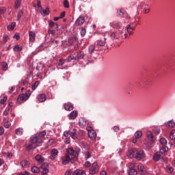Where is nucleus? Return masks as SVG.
<instances>
[{
    "label": "nucleus",
    "instance_id": "3",
    "mask_svg": "<svg viewBox=\"0 0 175 175\" xmlns=\"http://www.w3.org/2000/svg\"><path fill=\"white\" fill-rule=\"evenodd\" d=\"M110 38L112 40H118L122 38V30L113 31L110 33Z\"/></svg>",
    "mask_w": 175,
    "mask_h": 175
},
{
    "label": "nucleus",
    "instance_id": "14",
    "mask_svg": "<svg viewBox=\"0 0 175 175\" xmlns=\"http://www.w3.org/2000/svg\"><path fill=\"white\" fill-rule=\"evenodd\" d=\"M126 29L129 33V35H132L133 32L129 31V29H131L132 31H135V27H133V23H131L130 24L127 25V26L126 27Z\"/></svg>",
    "mask_w": 175,
    "mask_h": 175
},
{
    "label": "nucleus",
    "instance_id": "7",
    "mask_svg": "<svg viewBox=\"0 0 175 175\" xmlns=\"http://www.w3.org/2000/svg\"><path fill=\"white\" fill-rule=\"evenodd\" d=\"M136 154H137V150L136 149H131L127 152V157L129 158H135Z\"/></svg>",
    "mask_w": 175,
    "mask_h": 175
},
{
    "label": "nucleus",
    "instance_id": "1",
    "mask_svg": "<svg viewBox=\"0 0 175 175\" xmlns=\"http://www.w3.org/2000/svg\"><path fill=\"white\" fill-rule=\"evenodd\" d=\"M46 131H42L38 133V135H33L30 137V142L32 144H36L38 146H42L43 143L42 137L46 136Z\"/></svg>",
    "mask_w": 175,
    "mask_h": 175
},
{
    "label": "nucleus",
    "instance_id": "46",
    "mask_svg": "<svg viewBox=\"0 0 175 175\" xmlns=\"http://www.w3.org/2000/svg\"><path fill=\"white\" fill-rule=\"evenodd\" d=\"M85 33H87V29L85 27H82L81 29V36H85Z\"/></svg>",
    "mask_w": 175,
    "mask_h": 175
},
{
    "label": "nucleus",
    "instance_id": "52",
    "mask_svg": "<svg viewBox=\"0 0 175 175\" xmlns=\"http://www.w3.org/2000/svg\"><path fill=\"white\" fill-rule=\"evenodd\" d=\"M6 100H8V97L4 96L3 99L0 100V105H3Z\"/></svg>",
    "mask_w": 175,
    "mask_h": 175
},
{
    "label": "nucleus",
    "instance_id": "35",
    "mask_svg": "<svg viewBox=\"0 0 175 175\" xmlns=\"http://www.w3.org/2000/svg\"><path fill=\"white\" fill-rule=\"evenodd\" d=\"M31 172H32V173L38 174L40 172V170L39 169V167L34 166V167H31Z\"/></svg>",
    "mask_w": 175,
    "mask_h": 175
},
{
    "label": "nucleus",
    "instance_id": "15",
    "mask_svg": "<svg viewBox=\"0 0 175 175\" xmlns=\"http://www.w3.org/2000/svg\"><path fill=\"white\" fill-rule=\"evenodd\" d=\"M64 109L67 111H72L73 110V104L71 103H64Z\"/></svg>",
    "mask_w": 175,
    "mask_h": 175
},
{
    "label": "nucleus",
    "instance_id": "33",
    "mask_svg": "<svg viewBox=\"0 0 175 175\" xmlns=\"http://www.w3.org/2000/svg\"><path fill=\"white\" fill-rule=\"evenodd\" d=\"M137 169L140 173H144V165H143V164H139Z\"/></svg>",
    "mask_w": 175,
    "mask_h": 175
},
{
    "label": "nucleus",
    "instance_id": "13",
    "mask_svg": "<svg viewBox=\"0 0 175 175\" xmlns=\"http://www.w3.org/2000/svg\"><path fill=\"white\" fill-rule=\"evenodd\" d=\"M110 25L115 29H120L122 27V23L121 22L111 23Z\"/></svg>",
    "mask_w": 175,
    "mask_h": 175
},
{
    "label": "nucleus",
    "instance_id": "60",
    "mask_svg": "<svg viewBox=\"0 0 175 175\" xmlns=\"http://www.w3.org/2000/svg\"><path fill=\"white\" fill-rule=\"evenodd\" d=\"M64 143L66 144H69L70 143V138L69 137H66L65 139H64Z\"/></svg>",
    "mask_w": 175,
    "mask_h": 175
},
{
    "label": "nucleus",
    "instance_id": "31",
    "mask_svg": "<svg viewBox=\"0 0 175 175\" xmlns=\"http://www.w3.org/2000/svg\"><path fill=\"white\" fill-rule=\"evenodd\" d=\"M170 140H172L173 142H174V140H175V130H172L170 132Z\"/></svg>",
    "mask_w": 175,
    "mask_h": 175
},
{
    "label": "nucleus",
    "instance_id": "20",
    "mask_svg": "<svg viewBox=\"0 0 175 175\" xmlns=\"http://www.w3.org/2000/svg\"><path fill=\"white\" fill-rule=\"evenodd\" d=\"M67 152L70 155H72V157H77V152L76 151H75V150H73L72 148H68Z\"/></svg>",
    "mask_w": 175,
    "mask_h": 175
},
{
    "label": "nucleus",
    "instance_id": "5",
    "mask_svg": "<svg viewBox=\"0 0 175 175\" xmlns=\"http://www.w3.org/2000/svg\"><path fill=\"white\" fill-rule=\"evenodd\" d=\"M144 158V150H137V153H135V159L137 161H142Z\"/></svg>",
    "mask_w": 175,
    "mask_h": 175
},
{
    "label": "nucleus",
    "instance_id": "6",
    "mask_svg": "<svg viewBox=\"0 0 175 175\" xmlns=\"http://www.w3.org/2000/svg\"><path fill=\"white\" fill-rule=\"evenodd\" d=\"M87 131L88 132L90 139H91V140H95V139H96V131L94 129L89 130L88 129H87Z\"/></svg>",
    "mask_w": 175,
    "mask_h": 175
},
{
    "label": "nucleus",
    "instance_id": "45",
    "mask_svg": "<svg viewBox=\"0 0 175 175\" xmlns=\"http://www.w3.org/2000/svg\"><path fill=\"white\" fill-rule=\"evenodd\" d=\"M70 137H72L74 140H76L77 139V133L75 132H71L70 134Z\"/></svg>",
    "mask_w": 175,
    "mask_h": 175
},
{
    "label": "nucleus",
    "instance_id": "2",
    "mask_svg": "<svg viewBox=\"0 0 175 175\" xmlns=\"http://www.w3.org/2000/svg\"><path fill=\"white\" fill-rule=\"evenodd\" d=\"M29 96H31V90H28L25 94H21L16 100L18 105H21L23 102H25Z\"/></svg>",
    "mask_w": 175,
    "mask_h": 175
},
{
    "label": "nucleus",
    "instance_id": "8",
    "mask_svg": "<svg viewBox=\"0 0 175 175\" xmlns=\"http://www.w3.org/2000/svg\"><path fill=\"white\" fill-rule=\"evenodd\" d=\"M85 21V18H84V16H79V18L75 21V25L77 26L83 25Z\"/></svg>",
    "mask_w": 175,
    "mask_h": 175
},
{
    "label": "nucleus",
    "instance_id": "16",
    "mask_svg": "<svg viewBox=\"0 0 175 175\" xmlns=\"http://www.w3.org/2000/svg\"><path fill=\"white\" fill-rule=\"evenodd\" d=\"M21 166L23 168L29 167V165H31V163L29 161L27 160H23L20 163Z\"/></svg>",
    "mask_w": 175,
    "mask_h": 175
},
{
    "label": "nucleus",
    "instance_id": "64",
    "mask_svg": "<svg viewBox=\"0 0 175 175\" xmlns=\"http://www.w3.org/2000/svg\"><path fill=\"white\" fill-rule=\"evenodd\" d=\"M72 170H70L65 172V175H70L72 174Z\"/></svg>",
    "mask_w": 175,
    "mask_h": 175
},
{
    "label": "nucleus",
    "instance_id": "58",
    "mask_svg": "<svg viewBox=\"0 0 175 175\" xmlns=\"http://www.w3.org/2000/svg\"><path fill=\"white\" fill-rule=\"evenodd\" d=\"M90 158H91V153L90 152H86L85 154V159L87 161V159H90Z\"/></svg>",
    "mask_w": 175,
    "mask_h": 175
},
{
    "label": "nucleus",
    "instance_id": "29",
    "mask_svg": "<svg viewBox=\"0 0 175 175\" xmlns=\"http://www.w3.org/2000/svg\"><path fill=\"white\" fill-rule=\"evenodd\" d=\"M14 27H16V23L12 22L11 25H9L7 27V29H8V31H13V29H14Z\"/></svg>",
    "mask_w": 175,
    "mask_h": 175
},
{
    "label": "nucleus",
    "instance_id": "37",
    "mask_svg": "<svg viewBox=\"0 0 175 175\" xmlns=\"http://www.w3.org/2000/svg\"><path fill=\"white\" fill-rule=\"evenodd\" d=\"M16 135H18V136H21V135H23V129L21 128L16 129Z\"/></svg>",
    "mask_w": 175,
    "mask_h": 175
},
{
    "label": "nucleus",
    "instance_id": "28",
    "mask_svg": "<svg viewBox=\"0 0 175 175\" xmlns=\"http://www.w3.org/2000/svg\"><path fill=\"white\" fill-rule=\"evenodd\" d=\"M13 50L16 53H20V51L23 50V46H21L20 45H16L15 46H14Z\"/></svg>",
    "mask_w": 175,
    "mask_h": 175
},
{
    "label": "nucleus",
    "instance_id": "21",
    "mask_svg": "<svg viewBox=\"0 0 175 175\" xmlns=\"http://www.w3.org/2000/svg\"><path fill=\"white\" fill-rule=\"evenodd\" d=\"M161 155L162 154L159 152H156L153 156V160H154L155 162H158V161H159V159H161Z\"/></svg>",
    "mask_w": 175,
    "mask_h": 175
},
{
    "label": "nucleus",
    "instance_id": "34",
    "mask_svg": "<svg viewBox=\"0 0 175 175\" xmlns=\"http://www.w3.org/2000/svg\"><path fill=\"white\" fill-rule=\"evenodd\" d=\"M167 125V126H168L169 128H174V126H175V122H174V121H173V120H170V121H168Z\"/></svg>",
    "mask_w": 175,
    "mask_h": 175
},
{
    "label": "nucleus",
    "instance_id": "26",
    "mask_svg": "<svg viewBox=\"0 0 175 175\" xmlns=\"http://www.w3.org/2000/svg\"><path fill=\"white\" fill-rule=\"evenodd\" d=\"M84 57H85V55L83 52H79L75 57V59H81Z\"/></svg>",
    "mask_w": 175,
    "mask_h": 175
},
{
    "label": "nucleus",
    "instance_id": "54",
    "mask_svg": "<svg viewBox=\"0 0 175 175\" xmlns=\"http://www.w3.org/2000/svg\"><path fill=\"white\" fill-rule=\"evenodd\" d=\"M70 131H66L64 132L63 135L65 137H68L69 136H70Z\"/></svg>",
    "mask_w": 175,
    "mask_h": 175
},
{
    "label": "nucleus",
    "instance_id": "42",
    "mask_svg": "<svg viewBox=\"0 0 175 175\" xmlns=\"http://www.w3.org/2000/svg\"><path fill=\"white\" fill-rule=\"evenodd\" d=\"M160 143H161V144H162V146H166V144H167V140H166V139H165L163 137L161 138Z\"/></svg>",
    "mask_w": 175,
    "mask_h": 175
},
{
    "label": "nucleus",
    "instance_id": "30",
    "mask_svg": "<svg viewBox=\"0 0 175 175\" xmlns=\"http://www.w3.org/2000/svg\"><path fill=\"white\" fill-rule=\"evenodd\" d=\"M169 150V148L166 146L162 147L160 149V151L159 152L161 155L165 154V152H167V150Z\"/></svg>",
    "mask_w": 175,
    "mask_h": 175
},
{
    "label": "nucleus",
    "instance_id": "19",
    "mask_svg": "<svg viewBox=\"0 0 175 175\" xmlns=\"http://www.w3.org/2000/svg\"><path fill=\"white\" fill-rule=\"evenodd\" d=\"M37 98L39 102H41V103L46 102V94H39Z\"/></svg>",
    "mask_w": 175,
    "mask_h": 175
},
{
    "label": "nucleus",
    "instance_id": "61",
    "mask_svg": "<svg viewBox=\"0 0 175 175\" xmlns=\"http://www.w3.org/2000/svg\"><path fill=\"white\" fill-rule=\"evenodd\" d=\"M48 33L54 36V35H55V30H48Z\"/></svg>",
    "mask_w": 175,
    "mask_h": 175
},
{
    "label": "nucleus",
    "instance_id": "49",
    "mask_svg": "<svg viewBox=\"0 0 175 175\" xmlns=\"http://www.w3.org/2000/svg\"><path fill=\"white\" fill-rule=\"evenodd\" d=\"M10 111V109L9 107H6L5 111H3V116H8L9 112Z\"/></svg>",
    "mask_w": 175,
    "mask_h": 175
},
{
    "label": "nucleus",
    "instance_id": "44",
    "mask_svg": "<svg viewBox=\"0 0 175 175\" xmlns=\"http://www.w3.org/2000/svg\"><path fill=\"white\" fill-rule=\"evenodd\" d=\"M65 62H66V59H60L58 62V66H62V65H64V64H65Z\"/></svg>",
    "mask_w": 175,
    "mask_h": 175
},
{
    "label": "nucleus",
    "instance_id": "41",
    "mask_svg": "<svg viewBox=\"0 0 175 175\" xmlns=\"http://www.w3.org/2000/svg\"><path fill=\"white\" fill-rule=\"evenodd\" d=\"M97 44L98 46H105V44H107V42H104L102 40H97Z\"/></svg>",
    "mask_w": 175,
    "mask_h": 175
},
{
    "label": "nucleus",
    "instance_id": "25",
    "mask_svg": "<svg viewBox=\"0 0 175 175\" xmlns=\"http://www.w3.org/2000/svg\"><path fill=\"white\" fill-rule=\"evenodd\" d=\"M147 137L150 142H154V140H155L151 131H148Z\"/></svg>",
    "mask_w": 175,
    "mask_h": 175
},
{
    "label": "nucleus",
    "instance_id": "23",
    "mask_svg": "<svg viewBox=\"0 0 175 175\" xmlns=\"http://www.w3.org/2000/svg\"><path fill=\"white\" fill-rule=\"evenodd\" d=\"M72 175H85V171L78 169L74 171Z\"/></svg>",
    "mask_w": 175,
    "mask_h": 175
},
{
    "label": "nucleus",
    "instance_id": "43",
    "mask_svg": "<svg viewBox=\"0 0 175 175\" xmlns=\"http://www.w3.org/2000/svg\"><path fill=\"white\" fill-rule=\"evenodd\" d=\"M38 85H39V81H37L34 83L33 85H31V90L33 91H35V89L38 88Z\"/></svg>",
    "mask_w": 175,
    "mask_h": 175
},
{
    "label": "nucleus",
    "instance_id": "38",
    "mask_svg": "<svg viewBox=\"0 0 175 175\" xmlns=\"http://www.w3.org/2000/svg\"><path fill=\"white\" fill-rule=\"evenodd\" d=\"M141 136H143V133H142V131H137L135 133V137L136 139H140V137Z\"/></svg>",
    "mask_w": 175,
    "mask_h": 175
},
{
    "label": "nucleus",
    "instance_id": "24",
    "mask_svg": "<svg viewBox=\"0 0 175 175\" xmlns=\"http://www.w3.org/2000/svg\"><path fill=\"white\" fill-rule=\"evenodd\" d=\"M129 175H137V171L133 168H129L128 170Z\"/></svg>",
    "mask_w": 175,
    "mask_h": 175
},
{
    "label": "nucleus",
    "instance_id": "10",
    "mask_svg": "<svg viewBox=\"0 0 175 175\" xmlns=\"http://www.w3.org/2000/svg\"><path fill=\"white\" fill-rule=\"evenodd\" d=\"M35 159L38 165H42L44 162V157L40 154L36 155Z\"/></svg>",
    "mask_w": 175,
    "mask_h": 175
},
{
    "label": "nucleus",
    "instance_id": "4",
    "mask_svg": "<svg viewBox=\"0 0 175 175\" xmlns=\"http://www.w3.org/2000/svg\"><path fill=\"white\" fill-rule=\"evenodd\" d=\"M99 172V165L98 163H93L92 167L90 169L89 173L90 175H94Z\"/></svg>",
    "mask_w": 175,
    "mask_h": 175
},
{
    "label": "nucleus",
    "instance_id": "11",
    "mask_svg": "<svg viewBox=\"0 0 175 175\" xmlns=\"http://www.w3.org/2000/svg\"><path fill=\"white\" fill-rule=\"evenodd\" d=\"M79 38L76 36H72L68 38V43L70 46H72V44H75V43L77 42V40Z\"/></svg>",
    "mask_w": 175,
    "mask_h": 175
},
{
    "label": "nucleus",
    "instance_id": "17",
    "mask_svg": "<svg viewBox=\"0 0 175 175\" xmlns=\"http://www.w3.org/2000/svg\"><path fill=\"white\" fill-rule=\"evenodd\" d=\"M77 111H72L69 113L68 118L70 120H75V118L77 117Z\"/></svg>",
    "mask_w": 175,
    "mask_h": 175
},
{
    "label": "nucleus",
    "instance_id": "36",
    "mask_svg": "<svg viewBox=\"0 0 175 175\" xmlns=\"http://www.w3.org/2000/svg\"><path fill=\"white\" fill-rule=\"evenodd\" d=\"M88 51L90 53V54H92V53H94V51H95V45H90L88 48Z\"/></svg>",
    "mask_w": 175,
    "mask_h": 175
},
{
    "label": "nucleus",
    "instance_id": "27",
    "mask_svg": "<svg viewBox=\"0 0 175 175\" xmlns=\"http://www.w3.org/2000/svg\"><path fill=\"white\" fill-rule=\"evenodd\" d=\"M36 147H38L36 144H29L27 146L26 150L27 151H31V150H35Z\"/></svg>",
    "mask_w": 175,
    "mask_h": 175
},
{
    "label": "nucleus",
    "instance_id": "12",
    "mask_svg": "<svg viewBox=\"0 0 175 175\" xmlns=\"http://www.w3.org/2000/svg\"><path fill=\"white\" fill-rule=\"evenodd\" d=\"M35 38H36V33L33 31H30L29 32V42H35Z\"/></svg>",
    "mask_w": 175,
    "mask_h": 175
},
{
    "label": "nucleus",
    "instance_id": "56",
    "mask_svg": "<svg viewBox=\"0 0 175 175\" xmlns=\"http://www.w3.org/2000/svg\"><path fill=\"white\" fill-rule=\"evenodd\" d=\"M54 25H55V23H54V21H49V28H53V27H54Z\"/></svg>",
    "mask_w": 175,
    "mask_h": 175
},
{
    "label": "nucleus",
    "instance_id": "57",
    "mask_svg": "<svg viewBox=\"0 0 175 175\" xmlns=\"http://www.w3.org/2000/svg\"><path fill=\"white\" fill-rule=\"evenodd\" d=\"M10 39L9 36L8 35H4L3 37V40L5 43H6L7 41H8Z\"/></svg>",
    "mask_w": 175,
    "mask_h": 175
},
{
    "label": "nucleus",
    "instance_id": "40",
    "mask_svg": "<svg viewBox=\"0 0 175 175\" xmlns=\"http://www.w3.org/2000/svg\"><path fill=\"white\" fill-rule=\"evenodd\" d=\"M117 13L119 17H124V9L118 10Z\"/></svg>",
    "mask_w": 175,
    "mask_h": 175
},
{
    "label": "nucleus",
    "instance_id": "53",
    "mask_svg": "<svg viewBox=\"0 0 175 175\" xmlns=\"http://www.w3.org/2000/svg\"><path fill=\"white\" fill-rule=\"evenodd\" d=\"M6 12V8L5 7H0V15L3 14Z\"/></svg>",
    "mask_w": 175,
    "mask_h": 175
},
{
    "label": "nucleus",
    "instance_id": "32",
    "mask_svg": "<svg viewBox=\"0 0 175 175\" xmlns=\"http://www.w3.org/2000/svg\"><path fill=\"white\" fill-rule=\"evenodd\" d=\"M49 163H44L41 165L40 166V168L42 170H49Z\"/></svg>",
    "mask_w": 175,
    "mask_h": 175
},
{
    "label": "nucleus",
    "instance_id": "22",
    "mask_svg": "<svg viewBox=\"0 0 175 175\" xmlns=\"http://www.w3.org/2000/svg\"><path fill=\"white\" fill-rule=\"evenodd\" d=\"M69 161H70V157L69 156V154H66V158L62 159V164L68 165L69 163Z\"/></svg>",
    "mask_w": 175,
    "mask_h": 175
},
{
    "label": "nucleus",
    "instance_id": "48",
    "mask_svg": "<svg viewBox=\"0 0 175 175\" xmlns=\"http://www.w3.org/2000/svg\"><path fill=\"white\" fill-rule=\"evenodd\" d=\"M73 59H76V57H75V56H73V55H70L68 57L67 61H68V62H72V61H73Z\"/></svg>",
    "mask_w": 175,
    "mask_h": 175
},
{
    "label": "nucleus",
    "instance_id": "18",
    "mask_svg": "<svg viewBox=\"0 0 175 175\" xmlns=\"http://www.w3.org/2000/svg\"><path fill=\"white\" fill-rule=\"evenodd\" d=\"M79 126L82 128H84L85 125H87V120L84 118H81L79 120Z\"/></svg>",
    "mask_w": 175,
    "mask_h": 175
},
{
    "label": "nucleus",
    "instance_id": "63",
    "mask_svg": "<svg viewBox=\"0 0 175 175\" xmlns=\"http://www.w3.org/2000/svg\"><path fill=\"white\" fill-rule=\"evenodd\" d=\"M49 173V170H43V171L41 172L42 175H47Z\"/></svg>",
    "mask_w": 175,
    "mask_h": 175
},
{
    "label": "nucleus",
    "instance_id": "55",
    "mask_svg": "<svg viewBox=\"0 0 175 175\" xmlns=\"http://www.w3.org/2000/svg\"><path fill=\"white\" fill-rule=\"evenodd\" d=\"M23 10H21L18 12V14L17 15V20H18H18H20V18H21V17H23Z\"/></svg>",
    "mask_w": 175,
    "mask_h": 175
},
{
    "label": "nucleus",
    "instance_id": "50",
    "mask_svg": "<svg viewBox=\"0 0 175 175\" xmlns=\"http://www.w3.org/2000/svg\"><path fill=\"white\" fill-rule=\"evenodd\" d=\"M43 14H50V8H46L42 11Z\"/></svg>",
    "mask_w": 175,
    "mask_h": 175
},
{
    "label": "nucleus",
    "instance_id": "59",
    "mask_svg": "<svg viewBox=\"0 0 175 175\" xmlns=\"http://www.w3.org/2000/svg\"><path fill=\"white\" fill-rule=\"evenodd\" d=\"M10 126H11V124H10V122L9 121L5 122V124H4L5 128H7V129L10 128Z\"/></svg>",
    "mask_w": 175,
    "mask_h": 175
},
{
    "label": "nucleus",
    "instance_id": "47",
    "mask_svg": "<svg viewBox=\"0 0 175 175\" xmlns=\"http://www.w3.org/2000/svg\"><path fill=\"white\" fill-rule=\"evenodd\" d=\"M1 66H2V68H3V70H4V71H6V70H8V63H6V62H3V63H1Z\"/></svg>",
    "mask_w": 175,
    "mask_h": 175
},
{
    "label": "nucleus",
    "instance_id": "9",
    "mask_svg": "<svg viewBox=\"0 0 175 175\" xmlns=\"http://www.w3.org/2000/svg\"><path fill=\"white\" fill-rule=\"evenodd\" d=\"M58 155V150L57 149H52L51 151V155L49 156V159L51 161H54L55 159V157Z\"/></svg>",
    "mask_w": 175,
    "mask_h": 175
},
{
    "label": "nucleus",
    "instance_id": "51",
    "mask_svg": "<svg viewBox=\"0 0 175 175\" xmlns=\"http://www.w3.org/2000/svg\"><path fill=\"white\" fill-rule=\"evenodd\" d=\"M64 8H66V9L69 8V1L68 0H65L64 1Z\"/></svg>",
    "mask_w": 175,
    "mask_h": 175
},
{
    "label": "nucleus",
    "instance_id": "39",
    "mask_svg": "<svg viewBox=\"0 0 175 175\" xmlns=\"http://www.w3.org/2000/svg\"><path fill=\"white\" fill-rule=\"evenodd\" d=\"M21 5V0H16L15 9H18Z\"/></svg>",
    "mask_w": 175,
    "mask_h": 175
},
{
    "label": "nucleus",
    "instance_id": "62",
    "mask_svg": "<svg viewBox=\"0 0 175 175\" xmlns=\"http://www.w3.org/2000/svg\"><path fill=\"white\" fill-rule=\"evenodd\" d=\"M113 131H114V132H119L120 131V127L118 126H113Z\"/></svg>",
    "mask_w": 175,
    "mask_h": 175
}]
</instances>
